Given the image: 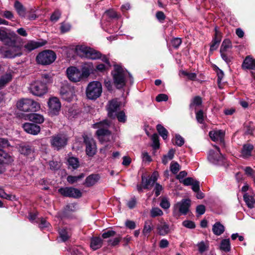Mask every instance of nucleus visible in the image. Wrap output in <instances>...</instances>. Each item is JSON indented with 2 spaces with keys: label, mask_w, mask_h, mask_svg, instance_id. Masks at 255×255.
I'll return each instance as SVG.
<instances>
[{
  "label": "nucleus",
  "mask_w": 255,
  "mask_h": 255,
  "mask_svg": "<svg viewBox=\"0 0 255 255\" xmlns=\"http://www.w3.org/2000/svg\"><path fill=\"white\" fill-rule=\"evenodd\" d=\"M110 125L111 122L108 120H104L93 125L94 128H98L96 131V134L101 142H107L110 140L111 132L109 129Z\"/></svg>",
  "instance_id": "f257e3e1"
},
{
  "label": "nucleus",
  "mask_w": 255,
  "mask_h": 255,
  "mask_svg": "<svg viewBox=\"0 0 255 255\" xmlns=\"http://www.w3.org/2000/svg\"><path fill=\"white\" fill-rule=\"evenodd\" d=\"M48 111L51 116L57 115L61 109V103L56 97H52L48 102Z\"/></svg>",
  "instance_id": "f8f14e48"
},
{
  "label": "nucleus",
  "mask_w": 255,
  "mask_h": 255,
  "mask_svg": "<svg viewBox=\"0 0 255 255\" xmlns=\"http://www.w3.org/2000/svg\"><path fill=\"white\" fill-rule=\"evenodd\" d=\"M61 13L58 10H56L51 15L50 19L51 21H56L60 16Z\"/></svg>",
  "instance_id": "69168bd1"
},
{
  "label": "nucleus",
  "mask_w": 255,
  "mask_h": 255,
  "mask_svg": "<svg viewBox=\"0 0 255 255\" xmlns=\"http://www.w3.org/2000/svg\"><path fill=\"white\" fill-rule=\"evenodd\" d=\"M205 206L203 205H200L196 207V212L199 215H202L205 212Z\"/></svg>",
  "instance_id": "680f3d73"
},
{
  "label": "nucleus",
  "mask_w": 255,
  "mask_h": 255,
  "mask_svg": "<svg viewBox=\"0 0 255 255\" xmlns=\"http://www.w3.org/2000/svg\"><path fill=\"white\" fill-rule=\"evenodd\" d=\"M242 66L244 69L255 70V59L251 56H247L244 60Z\"/></svg>",
  "instance_id": "aec40b11"
},
{
  "label": "nucleus",
  "mask_w": 255,
  "mask_h": 255,
  "mask_svg": "<svg viewBox=\"0 0 255 255\" xmlns=\"http://www.w3.org/2000/svg\"><path fill=\"white\" fill-rule=\"evenodd\" d=\"M182 225L188 229H194L196 227L194 222L189 220H185L182 222Z\"/></svg>",
  "instance_id": "603ef678"
},
{
  "label": "nucleus",
  "mask_w": 255,
  "mask_h": 255,
  "mask_svg": "<svg viewBox=\"0 0 255 255\" xmlns=\"http://www.w3.org/2000/svg\"><path fill=\"white\" fill-rule=\"evenodd\" d=\"M105 13L107 16H108L110 18H115L119 17V16L117 13V12L113 9L108 10L106 11Z\"/></svg>",
  "instance_id": "4d7b16f0"
},
{
  "label": "nucleus",
  "mask_w": 255,
  "mask_h": 255,
  "mask_svg": "<svg viewBox=\"0 0 255 255\" xmlns=\"http://www.w3.org/2000/svg\"><path fill=\"white\" fill-rule=\"evenodd\" d=\"M158 234L161 236H165L169 233V225L164 222H160L157 226Z\"/></svg>",
  "instance_id": "b1692460"
},
{
  "label": "nucleus",
  "mask_w": 255,
  "mask_h": 255,
  "mask_svg": "<svg viewBox=\"0 0 255 255\" xmlns=\"http://www.w3.org/2000/svg\"><path fill=\"white\" fill-rule=\"evenodd\" d=\"M56 56L52 50H46L39 53L36 56L37 62L42 65H49L53 63Z\"/></svg>",
  "instance_id": "6e6552de"
},
{
  "label": "nucleus",
  "mask_w": 255,
  "mask_h": 255,
  "mask_svg": "<svg viewBox=\"0 0 255 255\" xmlns=\"http://www.w3.org/2000/svg\"><path fill=\"white\" fill-rule=\"evenodd\" d=\"M103 240L100 237H93L91 239L90 247L93 250H96L102 247Z\"/></svg>",
  "instance_id": "bb28decb"
},
{
  "label": "nucleus",
  "mask_w": 255,
  "mask_h": 255,
  "mask_svg": "<svg viewBox=\"0 0 255 255\" xmlns=\"http://www.w3.org/2000/svg\"><path fill=\"white\" fill-rule=\"evenodd\" d=\"M168 96L167 95L164 94H160L157 96L156 97V100L158 102L167 101L168 100Z\"/></svg>",
  "instance_id": "e2e57ef3"
},
{
  "label": "nucleus",
  "mask_w": 255,
  "mask_h": 255,
  "mask_svg": "<svg viewBox=\"0 0 255 255\" xmlns=\"http://www.w3.org/2000/svg\"><path fill=\"white\" fill-rule=\"evenodd\" d=\"M175 151L173 149H170L167 154L166 155H164L162 159V162L164 164L166 165L167 164L168 161L170 160H171L174 155Z\"/></svg>",
  "instance_id": "e433bc0d"
},
{
  "label": "nucleus",
  "mask_w": 255,
  "mask_h": 255,
  "mask_svg": "<svg viewBox=\"0 0 255 255\" xmlns=\"http://www.w3.org/2000/svg\"><path fill=\"white\" fill-rule=\"evenodd\" d=\"M156 17L157 19L160 22H162L165 18L164 13L161 11H158L156 13Z\"/></svg>",
  "instance_id": "338daca9"
},
{
  "label": "nucleus",
  "mask_w": 255,
  "mask_h": 255,
  "mask_svg": "<svg viewBox=\"0 0 255 255\" xmlns=\"http://www.w3.org/2000/svg\"><path fill=\"white\" fill-rule=\"evenodd\" d=\"M153 225L151 220L145 221L144 227L142 230V234L144 236H148L151 231L153 229Z\"/></svg>",
  "instance_id": "c85d7f7f"
},
{
  "label": "nucleus",
  "mask_w": 255,
  "mask_h": 255,
  "mask_svg": "<svg viewBox=\"0 0 255 255\" xmlns=\"http://www.w3.org/2000/svg\"><path fill=\"white\" fill-rule=\"evenodd\" d=\"M29 90L33 95L41 97L47 92V88L45 83L37 80L30 85Z\"/></svg>",
  "instance_id": "1a4fd4ad"
},
{
  "label": "nucleus",
  "mask_w": 255,
  "mask_h": 255,
  "mask_svg": "<svg viewBox=\"0 0 255 255\" xmlns=\"http://www.w3.org/2000/svg\"><path fill=\"white\" fill-rule=\"evenodd\" d=\"M13 158L3 150L0 149V164H8L13 161Z\"/></svg>",
  "instance_id": "4be33fe9"
},
{
  "label": "nucleus",
  "mask_w": 255,
  "mask_h": 255,
  "mask_svg": "<svg viewBox=\"0 0 255 255\" xmlns=\"http://www.w3.org/2000/svg\"><path fill=\"white\" fill-rule=\"evenodd\" d=\"M3 43L8 46L2 52L4 57L13 58L22 55L21 47L11 37H9L7 42Z\"/></svg>",
  "instance_id": "f03ea898"
},
{
  "label": "nucleus",
  "mask_w": 255,
  "mask_h": 255,
  "mask_svg": "<svg viewBox=\"0 0 255 255\" xmlns=\"http://www.w3.org/2000/svg\"><path fill=\"white\" fill-rule=\"evenodd\" d=\"M23 128L26 132L33 135L37 134L40 131V127L32 123H25Z\"/></svg>",
  "instance_id": "a211bd4d"
},
{
  "label": "nucleus",
  "mask_w": 255,
  "mask_h": 255,
  "mask_svg": "<svg viewBox=\"0 0 255 255\" xmlns=\"http://www.w3.org/2000/svg\"><path fill=\"white\" fill-rule=\"evenodd\" d=\"M110 67H108L107 65L104 64H98L96 66V69L100 72H103L108 70Z\"/></svg>",
  "instance_id": "0e129e2a"
},
{
  "label": "nucleus",
  "mask_w": 255,
  "mask_h": 255,
  "mask_svg": "<svg viewBox=\"0 0 255 255\" xmlns=\"http://www.w3.org/2000/svg\"><path fill=\"white\" fill-rule=\"evenodd\" d=\"M191 201L189 199H182L177 202L173 206V215L174 216H179L180 215H185L189 211Z\"/></svg>",
  "instance_id": "0eeeda50"
},
{
  "label": "nucleus",
  "mask_w": 255,
  "mask_h": 255,
  "mask_svg": "<svg viewBox=\"0 0 255 255\" xmlns=\"http://www.w3.org/2000/svg\"><path fill=\"white\" fill-rule=\"evenodd\" d=\"M14 6L18 15L21 17H25L26 16V11L22 4L18 1H16Z\"/></svg>",
  "instance_id": "473e14b6"
},
{
  "label": "nucleus",
  "mask_w": 255,
  "mask_h": 255,
  "mask_svg": "<svg viewBox=\"0 0 255 255\" xmlns=\"http://www.w3.org/2000/svg\"><path fill=\"white\" fill-rule=\"evenodd\" d=\"M196 119L197 122L200 124H203L204 122V114L202 110H200L196 113Z\"/></svg>",
  "instance_id": "864d4df0"
},
{
  "label": "nucleus",
  "mask_w": 255,
  "mask_h": 255,
  "mask_svg": "<svg viewBox=\"0 0 255 255\" xmlns=\"http://www.w3.org/2000/svg\"><path fill=\"white\" fill-rule=\"evenodd\" d=\"M175 144L181 146L184 143V138L179 134L175 135Z\"/></svg>",
  "instance_id": "6e6d98bb"
},
{
  "label": "nucleus",
  "mask_w": 255,
  "mask_h": 255,
  "mask_svg": "<svg viewBox=\"0 0 255 255\" xmlns=\"http://www.w3.org/2000/svg\"><path fill=\"white\" fill-rule=\"evenodd\" d=\"M156 129L163 139H166L167 138L168 132L161 125H157Z\"/></svg>",
  "instance_id": "4c0bfd02"
},
{
  "label": "nucleus",
  "mask_w": 255,
  "mask_h": 255,
  "mask_svg": "<svg viewBox=\"0 0 255 255\" xmlns=\"http://www.w3.org/2000/svg\"><path fill=\"white\" fill-rule=\"evenodd\" d=\"M112 74L117 88L120 89L123 87L126 84V71L121 66L115 65Z\"/></svg>",
  "instance_id": "423d86ee"
},
{
  "label": "nucleus",
  "mask_w": 255,
  "mask_h": 255,
  "mask_svg": "<svg viewBox=\"0 0 255 255\" xmlns=\"http://www.w3.org/2000/svg\"><path fill=\"white\" fill-rule=\"evenodd\" d=\"M9 35L3 30L0 29V40L2 42H7L9 39Z\"/></svg>",
  "instance_id": "09e8293b"
},
{
  "label": "nucleus",
  "mask_w": 255,
  "mask_h": 255,
  "mask_svg": "<svg viewBox=\"0 0 255 255\" xmlns=\"http://www.w3.org/2000/svg\"><path fill=\"white\" fill-rule=\"evenodd\" d=\"M141 179L142 183L143 184V188L145 189L149 188V186H152L154 183L152 180V179H150V178L149 179H147L142 176Z\"/></svg>",
  "instance_id": "79ce46f5"
},
{
  "label": "nucleus",
  "mask_w": 255,
  "mask_h": 255,
  "mask_svg": "<svg viewBox=\"0 0 255 255\" xmlns=\"http://www.w3.org/2000/svg\"><path fill=\"white\" fill-rule=\"evenodd\" d=\"M68 162L69 165L74 169L77 168L79 166L78 158L74 157H69L68 159Z\"/></svg>",
  "instance_id": "a19ab883"
},
{
  "label": "nucleus",
  "mask_w": 255,
  "mask_h": 255,
  "mask_svg": "<svg viewBox=\"0 0 255 255\" xmlns=\"http://www.w3.org/2000/svg\"><path fill=\"white\" fill-rule=\"evenodd\" d=\"M193 178L191 177H187L184 179L180 181V183H182L185 186L191 185L194 182Z\"/></svg>",
  "instance_id": "bf43d9fd"
},
{
  "label": "nucleus",
  "mask_w": 255,
  "mask_h": 255,
  "mask_svg": "<svg viewBox=\"0 0 255 255\" xmlns=\"http://www.w3.org/2000/svg\"><path fill=\"white\" fill-rule=\"evenodd\" d=\"M160 206L164 209H167L170 207V204L167 198H163L160 203Z\"/></svg>",
  "instance_id": "3c124183"
},
{
  "label": "nucleus",
  "mask_w": 255,
  "mask_h": 255,
  "mask_svg": "<svg viewBox=\"0 0 255 255\" xmlns=\"http://www.w3.org/2000/svg\"><path fill=\"white\" fill-rule=\"evenodd\" d=\"M232 47L231 41L228 39H225L222 43L220 48V53L226 52L228 49Z\"/></svg>",
  "instance_id": "c9c22d12"
},
{
  "label": "nucleus",
  "mask_w": 255,
  "mask_h": 255,
  "mask_svg": "<svg viewBox=\"0 0 255 255\" xmlns=\"http://www.w3.org/2000/svg\"><path fill=\"white\" fill-rule=\"evenodd\" d=\"M212 231L215 235L220 236L225 231V227L220 222H216L213 226Z\"/></svg>",
  "instance_id": "7c9ffc66"
},
{
  "label": "nucleus",
  "mask_w": 255,
  "mask_h": 255,
  "mask_svg": "<svg viewBox=\"0 0 255 255\" xmlns=\"http://www.w3.org/2000/svg\"><path fill=\"white\" fill-rule=\"evenodd\" d=\"M46 41L38 42L30 41L24 46L25 50L27 52H30L35 49L41 47L46 44Z\"/></svg>",
  "instance_id": "6ab92c4d"
},
{
  "label": "nucleus",
  "mask_w": 255,
  "mask_h": 255,
  "mask_svg": "<svg viewBox=\"0 0 255 255\" xmlns=\"http://www.w3.org/2000/svg\"><path fill=\"white\" fill-rule=\"evenodd\" d=\"M116 118L118 119L119 122L125 123L127 121V117L124 111H120L116 113Z\"/></svg>",
  "instance_id": "a18cd8bd"
},
{
  "label": "nucleus",
  "mask_w": 255,
  "mask_h": 255,
  "mask_svg": "<svg viewBox=\"0 0 255 255\" xmlns=\"http://www.w3.org/2000/svg\"><path fill=\"white\" fill-rule=\"evenodd\" d=\"M28 119L30 121L37 124H41L44 121V118L42 115L36 113L29 114Z\"/></svg>",
  "instance_id": "cd10ccee"
},
{
  "label": "nucleus",
  "mask_w": 255,
  "mask_h": 255,
  "mask_svg": "<svg viewBox=\"0 0 255 255\" xmlns=\"http://www.w3.org/2000/svg\"><path fill=\"white\" fill-rule=\"evenodd\" d=\"M202 99L199 96L195 97L192 100L189 107L192 108L194 106H199L202 104Z\"/></svg>",
  "instance_id": "37998d69"
},
{
  "label": "nucleus",
  "mask_w": 255,
  "mask_h": 255,
  "mask_svg": "<svg viewBox=\"0 0 255 255\" xmlns=\"http://www.w3.org/2000/svg\"><path fill=\"white\" fill-rule=\"evenodd\" d=\"M58 191L59 193L65 197L77 198L82 195L79 190L73 187H62L59 188Z\"/></svg>",
  "instance_id": "ddd939ff"
},
{
  "label": "nucleus",
  "mask_w": 255,
  "mask_h": 255,
  "mask_svg": "<svg viewBox=\"0 0 255 255\" xmlns=\"http://www.w3.org/2000/svg\"><path fill=\"white\" fill-rule=\"evenodd\" d=\"M12 79L11 73H6L0 77V89L4 87Z\"/></svg>",
  "instance_id": "c756f323"
},
{
  "label": "nucleus",
  "mask_w": 255,
  "mask_h": 255,
  "mask_svg": "<svg viewBox=\"0 0 255 255\" xmlns=\"http://www.w3.org/2000/svg\"><path fill=\"white\" fill-rule=\"evenodd\" d=\"M218 153H216L214 150H211L209 151L208 156L209 160L215 164H222L225 160L224 156L220 153V148L218 146H215Z\"/></svg>",
  "instance_id": "4468645a"
},
{
  "label": "nucleus",
  "mask_w": 255,
  "mask_h": 255,
  "mask_svg": "<svg viewBox=\"0 0 255 255\" xmlns=\"http://www.w3.org/2000/svg\"><path fill=\"white\" fill-rule=\"evenodd\" d=\"M209 134L212 140L222 141L224 137L225 132L223 130H212Z\"/></svg>",
  "instance_id": "412c9836"
},
{
  "label": "nucleus",
  "mask_w": 255,
  "mask_h": 255,
  "mask_svg": "<svg viewBox=\"0 0 255 255\" xmlns=\"http://www.w3.org/2000/svg\"><path fill=\"white\" fill-rule=\"evenodd\" d=\"M220 250L226 253L229 252L231 250L230 242L229 239H224L221 241Z\"/></svg>",
  "instance_id": "f704fd0d"
},
{
  "label": "nucleus",
  "mask_w": 255,
  "mask_h": 255,
  "mask_svg": "<svg viewBox=\"0 0 255 255\" xmlns=\"http://www.w3.org/2000/svg\"><path fill=\"white\" fill-rule=\"evenodd\" d=\"M163 215L162 211L158 207L152 208L150 211V216L154 218L157 216H161Z\"/></svg>",
  "instance_id": "c03bdc74"
},
{
  "label": "nucleus",
  "mask_w": 255,
  "mask_h": 255,
  "mask_svg": "<svg viewBox=\"0 0 255 255\" xmlns=\"http://www.w3.org/2000/svg\"><path fill=\"white\" fill-rule=\"evenodd\" d=\"M68 137L66 134L59 133L51 137L50 143L52 146L55 149L59 150L63 148L67 144Z\"/></svg>",
  "instance_id": "9d476101"
},
{
  "label": "nucleus",
  "mask_w": 255,
  "mask_h": 255,
  "mask_svg": "<svg viewBox=\"0 0 255 255\" xmlns=\"http://www.w3.org/2000/svg\"><path fill=\"white\" fill-rule=\"evenodd\" d=\"M76 210V204L71 203L68 204L65 208V213L68 214L70 212H74Z\"/></svg>",
  "instance_id": "8fccbe9b"
},
{
  "label": "nucleus",
  "mask_w": 255,
  "mask_h": 255,
  "mask_svg": "<svg viewBox=\"0 0 255 255\" xmlns=\"http://www.w3.org/2000/svg\"><path fill=\"white\" fill-rule=\"evenodd\" d=\"M61 98L68 102H70L75 96V90L74 86L67 82L63 84L60 91Z\"/></svg>",
  "instance_id": "9b49d317"
},
{
  "label": "nucleus",
  "mask_w": 255,
  "mask_h": 255,
  "mask_svg": "<svg viewBox=\"0 0 255 255\" xmlns=\"http://www.w3.org/2000/svg\"><path fill=\"white\" fill-rule=\"evenodd\" d=\"M19 151L20 152L21 154L28 155H29L31 152L32 151V150L31 148V147L29 145H21L19 147Z\"/></svg>",
  "instance_id": "58836bf2"
},
{
  "label": "nucleus",
  "mask_w": 255,
  "mask_h": 255,
  "mask_svg": "<svg viewBox=\"0 0 255 255\" xmlns=\"http://www.w3.org/2000/svg\"><path fill=\"white\" fill-rule=\"evenodd\" d=\"M17 108L20 111L28 112H36L40 110V104L31 99H22L16 104Z\"/></svg>",
  "instance_id": "7ed1b4c3"
},
{
  "label": "nucleus",
  "mask_w": 255,
  "mask_h": 255,
  "mask_svg": "<svg viewBox=\"0 0 255 255\" xmlns=\"http://www.w3.org/2000/svg\"><path fill=\"white\" fill-rule=\"evenodd\" d=\"M198 250L200 253H202L208 249V246L204 242H201L197 244Z\"/></svg>",
  "instance_id": "13d9d810"
},
{
  "label": "nucleus",
  "mask_w": 255,
  "mask_h": 255,
  "mask_svg": "<svg viewBox=\"0 0 255 255\" xmlns=\"http://www.w3.org/2000/svg\"><path fill=\"white\" fill-rule=\"evenodd\" d=\"M59 233V237L63 242L66 241L71 235L70 231L65 228L61 229Z\"/></svg>",
  "instance_id": "72a5a7b5"
},
{
  "label": "nucleus",
  "mask_w": 255,
  "mask_h": 255,
  "mask_svg": "<svg viewBox=\"0 0 255 255\" xmlns=\"http://www.w3.org/2000/svg\"><path fill=\"white\" fill-rule=\"evenodd\" d=\"M116 235V232L113 230H108L107 232H104L102 234V237L104 239H107L111 237H113Z\"/></svg>",
  "instance_id": "052dcab7"
},
{
  "label": "nucleus",
  "mask_w": 255,
  "mask_h": 255,
  "mask_svg": "<svg viewBox=\"0 0 255 255\" xmlns=\"http://www.w3.org/2000/svg\"><path fill=\"white\" fill-rule=\"evenodd\" d=\"M181 43L182 40L179 38H174L171 41L172 46L175 48H178Z\"/></svg>",
  "instance_id": "5fc2aeb1"
},
{
  "label": "nucleus",
  "mask_w": 255,
  "mask_h": 255,
  "mask_svg": "<svg viewBox=\"0 0 255 255\" xmlns=\"http://www.w3.org/2000/svg\"><path fill=\"white\" fill-rule=\"evenodd\" d=\"M120 103L117 99H113L109 101L107 106L108 111V115L109 117L112 119H115L116 116V113L119 109Z\"/></svg>",
  "instance_id": "dca6fc26"
},
{
  "label": "nucleus",
  "mask_w": 255,
  "mask_h": 255,
  "mask_svg": "<svg viewBox=\"0 0 255 255\" xmlns=\"http://www.w3.org/2000/svg\"><path fill=\"white\" fill-rule=\"evenodd\" d=\"M100 178L98 174H91L86 178L84 184L87 187L93 186L98 182Z\"/></svg>",
  "instance_id": "a878e982"
},
{
  "label": "nucleus",
  "mask_w": 255,
  "mask_h": 255,
  "mask_svg": "<svg viewBox=\"0 0 255 255\" xmlns=\"http://www.w3.org/2000/svg\"><path fill=\"white\" fill-rule=\"evenodd\" d=\"M158 138V135L156 133L153 134L151 136V139L153 141L152 146L154 149H157L159 147V142Z\"/></svg>",
  "instance_id": "de8ad7c7"
},
{
  "label": "nucleus",
  "mask_w": 255,
  "mask_h": 255,
  "mask_svg": "<svg viewBox=\"0 0 255 255\" xmlns=\"http://www.w3.org/2000/svg\"><path fill=\"white\" fill-rule=\"evenodd\" d=\"M244 171L247 175L251 177H252L255 173V171H254L251 167L249 166H247L244 168Z\"/></svg>",
  "instance_id": "774afa93"
},
{
  "label": "nucleus",
  "mask_w": 255,
  "mask_h": 255,
  "mask_svg": "<svg viewBox=\"0 0 255 255\" xmlns=\"http://www.w3.org/2000/svg\"><path fill=\"white\" fill-rule=\"evenodd\" d=\"M84 177V174L83 173L78 176H68L67 178V180L69 183L73 184L82 179Z\"/></svg>",
  "instance_id": "ea45409f"
},
{
  "label": "nucleus",
  "mask_w": 255,
  "mask_h": 255,
  "mask_svg": "<svg viewBox=\"0 0 255 255\" xmlns=\"http://www.w3.org/2000/svg\"><path fill=\"white\" fill-rule=\"evenodd\" d=\"M75 49L77 54L81 57L91 59H97L101 57L100 52L85 45H77Z\"/></svg>",
  "instance_id": "39448f33"
},
{
  "label": "nucleus",
  "mask_w": 255,
  "mask_h": 255,
  "mask_svg": "<svg viewBox=\"0 0 255 255\" xmlns=\"http://www.w3.org/2000/svg\"><path fill=\"white\" fill-rule=\"evenodd\" d=\"M83 138L86 144L87 154L89 156H93L96 152V146L94 140L87 135H84Z\"/></svg>",
  "instance_id": "2eb2a0df"
},
{
  "label": "nucleus",
  "mask_w": 255,
  "mask_h": 255,
  "mask_svg": "<svg viewBox=\"0 0 255 255\" xmlns=\"http://www.w3.org/2000/svg\"><path fill=\"white\" fill-rule=\"evenodd\" d=\"M215 35L214 39H213L211 45H210V51H213L216 50L221 40V36L220 33L215 29Z\"/></svg>",
  "instance_id": "393cba45"
},
{
  "label": "nucleus",
  "mask_w": 255,
  "mask_h": 255,
  "mask_svg": "<svg viewBox=\"0 0 255 255\" xmlns=\"http://www.w3.org/2000/svg\"><path fill=\"white\" fill-rule=\"evenodd\" d=\"M102 93V86L98 81H93L89 83L86 90L87 97L90 100H96L99 98Z\"/></svg>",
  "instance_id": "20e7f679"
},
{
  "label": "nucleus",
  "mask_w": 255,
  "mask_h": 255,
  "mask_svg": "<svg viewBox=\"0 0 255 255\" xmlns=\"http://www.w3.org/2000/svg\"><path fill=\"white\" fill-rule=\"evenodd\" d=\"M243 198L246 205L249 208L252 209L254 207L255 200L252 195H249L248 193H246L244 195Z\"/></svg>",
  "instance_id": "2f4dec72"
},
{
  "label": "nucleus",
  "mask_w": 255,
  "mask_h": 255,
  "mask_svg": "<svg viewBox=\"0 0 255 255\" xmlns=\"http://www.w3.org/2000/svg\"><path fill=\"white\" fill-rule=\"evenodd\" d=\"M180 170V165L177 162H172L170 164V170L174 174H176Z\"/></svg>",
  "instance_id": "49530a36"
},
{
  "label": "nucleus",
  "mask_w": 255,
  "mask_h": 255,
  "mask_svg": "<svg viewBox=\"0 0 255 255\" xmlns=\"http://www.w3.org/2000/svg\"><path fill=\"white\" fill-rule=\"evenodd\" d=\"M254 146L250 143L245 144L241 150V156L244 158H248L252 155Z\"/></svg>",
  "instance_id": "5701e85b"
},
{
  "label": "nucleus",
  "mask_w": 255,
  "mask_h": 255,
  "mask_svg": "<svg viewBox=\"0 0 255 255\" xmlns=\"http://www.w3.org/2000/svg\"><path fill=\"white\" fill-rule=\"evenodd\" d=\"M68 79L74 82H77L81 80V71L75 67H70L67 69Z\"/></svg>",
  "instance_id": "f3484780"
}]
</instances>
